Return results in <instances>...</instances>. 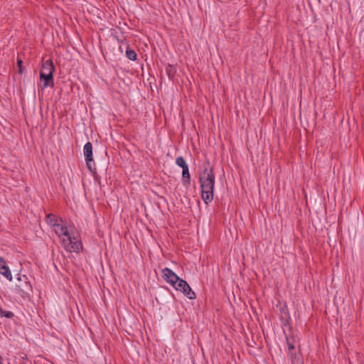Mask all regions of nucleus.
<instances>
[{"label":"nucleus","mask_w":364,"mask_h":364,"mask_svg":"<svg viewBox=\"0 0 364 364\" xmlns=\"http://www.w3.org/2000/svg\"><path fill=\"white\" fill-rule=\"evenodd\" d=\"M215 180L213 167L210 165L209 162H207L201 167V171L199 173L201 197L206 205L213 200Z\"/></svg>","instance_id":"1"},{"label":"nucleus","mask_w":364,"mask_h":364,"mask_svg":"<svg viewBox=\"0 0 364 364\" xmlns=\"http://www.w3.org/2000/svg\"><path fill=\"white\" fill-rule=\"evenodd\" d=\"M59 222L54 228L53 230L55 234L60 237V242L61 245L67 252H79L82 250V244L77 237L72 235L68 228Z\"/></svg>","instance_id":"2"},{"label":"nucleus","mask_w":364,"mask_h":364,"mask_svg":"<svg viewBox=\"0 0 364 364\" xmlns=\"http://www.w3.org/2000/svg\"><path fill=\"white\" fill-rule=\"evenodd\" d=\"M83 153L87 168L91 173H95L96 168L92 157V144L91 142L88 141L85 144Z\"/></svg>","instance_id":"3"},{"label":"nucleus","mask_w":364,"mask_h":364,"mask_svg":"<svg viewBox=\"0 0 364 364\" xmlns=\"http://www.w3.org/2000/svg\"><path fill=\"white\" fill-rule=\"evenodd\" d=\"M40 79L41 81H43V84L41 86L42 90L48 86L53 87L54 85L53 75H52L50 72V73H47L44 71H41Z\"/></svg>","instance_id":"4"},{"label":"nucleus","mask_w":364,"mask_h":364,"mask_svg":"<svg viewBox=\"0 0 364 364\" xmlns=\"http://www.w3.org/2000/svg\"><path fill=\"white\" fill-rule=\"evenodd\" d=\"M0 274L4 276L8 280L12 281L11 270L6 265L5 259L0 256Z\"/></svg>","instance_id":"5"},{"label":"nucleus","mask_w":364,"mask_h":364,"mask_svg":"<svg viewBox=\"0 0 364 364\" xmlns=\"http://www.w3.org/2000/svg\"><path fill=\"white\" fill-rule=\"evenodd\" d=\"M161 277L166 282L173 281V279H179V277L168 267H166L161 270Z\"/></svg>","instance_id":"6"},{"label":"nucleus","mask_w":364,"mask_h":364,"mask_svg":"<svg viewBox=\"0 0 364 364\" xmlns=\"http://www.w3.org/2000/svg\"><path fill=\"white\" fill-rule=\"evenodd\" d=\"M46 222L54 228L59 222L65 223V220L63 218H58V217L53 213H48L46 216Z\"/></svg>","instance_id":"7"},{"label":"nucleus","mask_w":364,"mask_h":364,"mask_svg":"<svg viewBox=\"0 0 364 364\" xmlns=\"http://www.w3.org/2000/svg\"><path fill=\"white\" fill-rule=\"evenodd\" d=\"M289 358L291 360V364H303V358L300 353L294 351L288 354Z\"/></svg>","instance_id":"8"},{"label":"nucleus","mask_w":364,"mask_h":364,"mask_svg":"<svg viewBox=\"0 0 364 364\" xmlns=\"http://www.w3.org/2000/svg\"><path fill=\"white\" fill-rule=\"evenodd\" d=\"M43 70L47 73H51L52 75H53V73L55 71V66L52 62L51 60H48L46 62L43 63Z\"/></svg>","instance_id":"9"},{"label":"nucleus","mask_w":364,"mask_h":364,"mask_svg":"<svg viewBox=\"0 0 364 364\" xmlns=\"http://www.w3.org/2000/svg\"><path fill=\"white\" fill-rule=\"evenodd\" d=\"M182 168L183 183L184 185H189L191 183V175L189 173L188 166L187 165L186 166Z\"/></svg>","instance_id":"10"},{"label":"nucleus","mask_w":364,"mask_h":364,"mask_svg":"<svg viewBox=\"0 0 364 364\" xmlns=\"http://www.w3.org/2000/svg\"><path fill=\"white\" fill-rule=\"evenodd\" d=\"M185 288H189V284L185 280L179 277V281L175 287V289L182 292V291H186Z\"/></svg>","instance_id":"11"},{"label":"nucleus","mask_w":364,"mask_h":364,"mask_svg":"<svg viewBox=\"0 0 364 364\" xmlns=\"http://www.w3.org/2000/svg\"><path fill=\"white\" fill-rule=\"evenodd\" d=\"M166 73L170 79H173L176 73V68L174 65L168 64L166 68Z\"/></svg>","instance_id":"12"},{"label":"nucleus","mask_w":364,"mask_h":364,"mask_svg":"<svg viewBox=\"0 0 364 364\" xmlns=\"http://www.w3.org/2000/svg\"><path fill=\"white\" fill-rule=\"evenodd\" d=\"M294 341V340L293 338L286 337V342L288 347V354H290V353H294V351H296Z\"/></svg>","instance_id":"13"},{"label":"nucleus","mask_w":364,"mask_h":364,"mask_svg":"<svg viewBox=\"0 0 364 364\" xmlns=\"http://www.w3.org/2000/svg\"><path fill=\"white\" fill-rule=\"evenodd\" d=\"M126 56L128 59L131 60H136L137 58V54L136 53L132 50L130 49L129 46H127V50H126Z\"/></svg>","instance_id":"14"},{"label":"nucleus","mask_w":364,"mask_h":364,"mask_svg":"<svg viewBox=\"0 0 364 364\" xmlns=\"http://www.w3.org/2000/svg\"><path fill=\"white\" fill-rule=\"evenodd\" d=\"M186 291H182L185 296H186L190 299H195L196 296L195 292L192 290L191 287L189 288H185Z\"/></svg>","instance_id":"15"},{"label":"nucleus","mask_w":364,"mask_h":364,"mask_svg":"<svg viewBox=\"0 0 364 364\" xmlns=\"http://www.w3.org/2000/svg\"><path fill=\"white\" fill-rule=\"evenodd\" d=\"M176 164L181 168H184L185 166H186L188 165L186 160L184 159V158L183 156L177 157L176 159Z\"/></svg>","instance_id":"16"},{"label":"nucleus","mask_w":364,"mask_h":364,"mask_svg":"<svg viewBox=\"0 0 364 364\" xmlns=\"http://www.w3.org/2000/svg\"><path fill=\"white\" fill-rule=\"evenodd\" d=\"M17 65L18 67V73L21 74L23 73V60L21 59L18 58Z\"/></svg>","instance_id":"17"},{"label":"nucleus","mask_w":364,"mask_h":364,"mask_svg":"<svg viewBox=\"0 0 364 364\" xmlns=\"http://www.w3.org/2000/svg\"><path fill=\"white\" fill-rule=\"evenodd\" d=\"M178 281H179V279L178 280L173 279V281H169L167 283L170 284L173 287L175 288V287L178 284Z\"/></svg>","instance_id":"18"},{"label":"nucleus","mask_w":364,"mask_h":364,"mask_svg":"<svg viewBox=\"0 0 364 364\" xmlns=\"http://www.w3.org/2000/svg\"><path fill=\"white\" fill-rule=\"evenodd\" d=\"M0 364H3V358L1 355H0Z\"/></svg>","instance_id":"19"},{"label":"nucleus","mask_w":364,"mask_h":364,"mask_svg":"<svg viewBox=\"0 0 364 364\" xmlns=\"http://www.w3.org/2000/svg\"><path fill=\"white\" fill-rule=\"evenodd\" d=\"M21 291L25 292V291L23 289H21Z\"/></svg>","instance_id":"20"}]
</instances>
